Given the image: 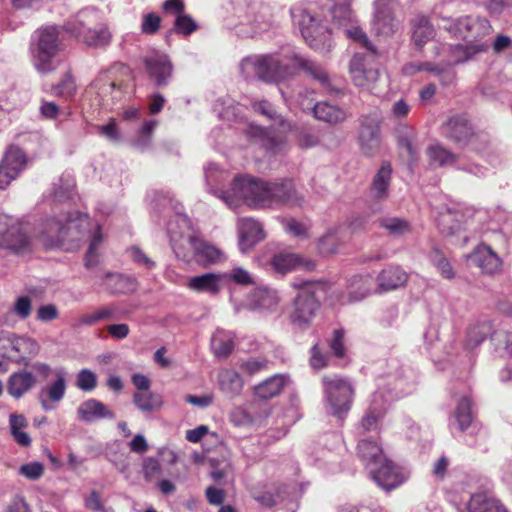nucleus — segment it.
Here are the masks:
<instances>
[{
  "label": "nucleus",
  "instance_id": "f257e3e1",
  "mask_svg": "<svg viewBox=\"0 0 512 512\" xmlns=\"http://www.w3.org/2000/svg\"><path fill=\"white\" fill-rule=\"evenodd\" d=\"M244 67H251L256 76L265 82H278L294 74L297 68L303 69L310 77L318 81L321 87L333 95L341 93L331 81L325 69L316 62L291 52L285 55L266 54L243 61Z\"/></svg>",
  "mask_w": 512,
  "mask_h": 512
},
{
  "label": "nucleus",
  "instance_id": "f03ea898",
  "mask_svg": "<svg viewBox=\"0 0 512 512\" xmlns=\"http://www.w3.org/2000/svg\"><path fill=\"white\" fill-rule=\"evenodd\" d=\"M234 195L242 198L247 205L254 208H269L274 206L300 205V196L291 180L267 182L262 179L236 177L232 184Z\"/></svg>",
  "mask_w": 512,
  "mask_h": 512
},
{
  "label": "nucleus",
  "instance_id": "7ed1b4c3",
  "mask_svg": "<svg viewBox=\"0 0 512 512\" xmlns=\"http://www.w3.org/2000/svg\"><path fill=\"white\" fill-rule=\"evenodd\" d=\"M60 50L59 30L45 26L35 31L30 46L32 64L41 74L56 70L55 57Z\"/></svg>",
  "mask_w": 512,
  "mask_h": 512
},
{
  "label": "nucleus",
  "instance_id": "20e7f679",
  "mask_svg": "<svg viewBox=\"0 0 512 512\" xmlns=\"http://www.w3.org/2000/svg\"><path fill=\"white\" fill-rule=\"evenodd\" d=\"M70 30L85 44L94 47L105 46L110 42V32L98 23V14L94 9L80 11Z\"/></svg>",
  "mask_w": 512,
  "mask_h": 512
},
{
  "label": "nucleus",
  "instance_id": "39448f33",
  "mask_svg": "<svg viewBox=\"0 0 512 512\" xmlns=\"http://www.w3.org/2000/svg\"><path fill=\"white\" fill-rule=\"evenodd\" d=\"M0 248L21 255L32 250L31 238L22 223L5 214H0Z\"/></svg>",
  "mask_w": 512,
  "mask_h": 512
},
{
  "label": "nucleus",
  "instance_id": "423d86ee",
  "mask_svg": "<svg viewBox=\"0 0 512 512\" xmlns=\"http://www.w3.org/2000/svg\"><path fill=\"white\" fill-rule=\"evenodd\" d=\"M322 383L331 413L342 418L349 411L353 399L354 391L350 382L338 375H332L324 376Z\"/></svg>",
  "mask_w": 512,
  "mask_h": 512
},
{
  "label": "nucleus",
  "instance_id": "0eeeda50",
  "mask_svg": "<svg viewBox=\"0 0 512 512\" xmlns=\"http://www.w3.org/2000/svg\"><path fill=\"white\" fill-rule=\"evenodd\" d=\"M298 24L306 43L313 49L328 52L332 47L331 32L329 28L311 14L303 10L299 14Z\"/></svg>",
  "mask_w": 512,
  "mask_h": 512
},
{
  "label": "nucleus",
  "instance_id": "6e6552de",
  "mask_svg": "<svg viewBox=\"0 0 512 512\" xmlns=\"http://www.w3.org/2000/svg\"><path fill=\"white\" fill-rule=\"evenodd\" d=\"M373 54L356 53L349 63V73L353 83L364 90L377 93V83L379 81V69L374 63Z\"/></svg>",
  "mask_w": 512,
  "mask_h": 512
},
{
  "label": "nucleus",
  "instance_id": "1a4fd4ad",
  "mask_svg": "<svg viewBox=\"0 0 512 512\" xmlns=\"http://www.w3.org/2000/svg\"><path fill=\"white\" fill-rule=\"evenodd\" d=\"M184 242L192 250V253L185 251L184 245L178 244L175 236L171 235V245L179 259L187 262L194 259L198 264L201 265L214 263L220 259L221 252L216 247L211 246L194 236H188Z\"/></svg>",
  "mask_w": 512,
  "mask_h": 512
},
{
  "label": "nucleus",
  "instance_id": "9d476101",
  "mask_svg": "<svg viewBox=\"0 0 512 512\" xmlns=\"http://www.w3.org/2000/svg\"><path fill=\"white\" fill-rule=\"evenodd\" d=\"M320 308V302L309 290L300 291L292 303L289 313L291 324L300 330L308 329Z\"/></svg>",
  "mask_w": 512,
  "mask_h": 512
},
{
  "label": "nucleus",
  "instance_id": "9b49d317",
  "mask_svg": "<svg viewBox=\"0 0 512 512\" xmlns=\"http://www.w3.org/2000/svg\"><path fill=\"white\" fill-rule=\"evenodd\" d=\"M444 28L454 36L474 41L491 32V25L486 18L467 16L459 19L444 18Z\"/></svg>",
  "mask_w": 512,
  "mask_h": 512
},
{
  "label": "nucleus",
  "instance_id": "f8f14e48",
  "mask_svg": "<svg viewBox=\"0 0 512 512\" xmlns=\"http://www.w3.org/2000/svg\"><path fill=\"white\" fill-rule=\"evenodd\" d=\"M397 0H376L374 2L373 33L383 39L392 37L400 27V21L394 16Z\"/></svg>",
  "mask_w": 512,
  "mask_h": 512
},
{
  "label": "nucleus",
  "instance_id": "ddd939ff",
  "mask_svg": "<svg viewBox=\"0 0 512 512\" xmlns=\"http://www.w3.org/2000/svg\"><path fill=\"white\" fill-rule=\"evenodd\" d=\"M359 121L358 140L361 152L368 157L374 156L378 153L381 146V117L377 112H371L362 115Z\"/></svg>",
  "mask_w": 512,
  "mask_h": 512
},
{
  "label": "nucleus",
  "instance_id": "4468645a",
  "mask_svg": "<svg viewBox=\"0 0 512 512\" xmlns=\"http://www.w3.org/2000/svg\"><path fill=\"white\" fill-rule=\"evenodd\" d=\"M26 153L17 146H10L0 162V189H5L26 168Z\"/></svg>",
  "mask_w": 512,
  "mask_h": 512
},
{
  "label": "nucleus",
  "instance_id": "2eb2a0df",
  "mask_svg": "<svg viewBox=\"0 0 512 512\" xmlns=\"http://www.w3.org/2000/svg\"><path fill=\"white\" fill-rule=\"evenodd\" d=\"M6 342L9 343L10 348L3 355L17 365L27 366L29 359L36 356L40 350L39 344L29 337L8 334Z\"/></svg>",
  "mask_w": 512,
  "mask_h": 512
},
{
  "label": "nucleus",
  "instance_id": "dca6fc26",
  "mask_svg": "<svg viewBox=\"0 0 512 512\" xmlns=\"http://www.w3.org/2000/svg\"><path fill=\"white\" fill-rule=\"evenodd\" d=\"M148 78L156 87H166L173 75V65L165 54L155 53L143 59Z\"/></svg>",
  "mask_w": 512,
  "mask_h": 512
},
{
  "label": "nucleus",
  "instance_id": "f3484780",
  "mask_svg": "<svg viewBox=\"0 0 512 512\" xmlns=\"http://www.w3.org/2000/svg\"><path fill=\"white\" fill-rule=\"evenodd\" d=\"M369 470L376 484L387 491L397 488L406 479L403 471L387 458Z\"/></svg>",
  "mask_w": 512,
  "mask_h": 512
},
{
  "label": "nucleus",
  "instance_id": "a211bd4d",
  "mask_svg": "<svg viewBox=\"0 0 512 512\" xmlns=\"http://www.w3.org/2000/svg\"><path fill=\"white\" fill-rule=\"evenodd\" d=\"M442 129L443 134L448 139L461 145L471 144L476 148L474 141L476 138H479L480 135L474 133L472 126L464 116L456 115L449 118Z\"/></svg>",
  "mask_w": 512,
  "mask_h": 512
},
{
  "label": "nucleus",
  "instance_id": "6ab92c4d",
  "mask_svg": "<svg viewBox=\"0 0 512 512\" xmlns=\"http://www.w3.org/2000/svg\"><path fill=\"white\" fill-rule=\"evenodd\" d=\"M373 285L371 275H355L349 279L346 291L339 294L338 300L342 305L361 301L371 293Z\"/></svg>",
  "mask_w": 512,
  "mask_h": 512
},
{
  "label": "nucleus",
  "instance_id": "aec40b11",
  "mask_svg": "<svg viewBox=\"0 0 512 512\" xmlns=\"http://www.w3.org/2000/svg\"><path fill=\"white\" fill-rule=\"evenodd\" d=\"M66 392V379L62 371L56 373V379L45 386H43L38 394L37 399L41 405V408L48 412L56 408L65 395Z\"/></svg>",
  "mask_w": 512,
  "mask_h": 512
},
{
  "label": "nucleus",
  "instance_id": "412c9836",
  "mask_svg": "<svg viewBox=\"0 0 512 512\" xmlns=\"http://www.w3.org/2000/svg\"><path fill=\"white\" fill-rule=\"evenodd\" d=\"M37 384V377L27 369H19L8 377L6 391L13 399L19 400Z\"/></svg>",
  "mask_w": 512,
  "mask_h": 512
},
{
  "label": "nucleus",
  "instance_id": "4be33fe9",
  "mask_svg": "<svg viewBox=\"0 0 512 512\" xmlns=\"http://www.w3.org/2000/svg\"><path fill=\"white\" fill-rule=\"evenodd\" d=\"M239 248L246 252L265 238L262 224L253 218L238 221Z\"/></svg>",
  "mask_w": 512,
  "mask_h": 512
},
{
  "label": "nucleus",
  "instance_id": "5701e85b",
  "mask_svg": "<svg viewBox=\"0 0 512 512\" xmlns=\"http://www.w3.org/2000/svg\"><path fill=\"white\" fill-rule=\"evenodd\" d=\"M68 221L55 218L47 219L39 232V237L46 247L61 246L68 235Z\"/></svg>",
  "mask_w": 512,
  "mask_h": 512
},
{
  "label": "nucleus",
  "instance_id": "b1692460",
  "mask_svg": "<svg viewBox=\"0 0 512 512\" xmlns=\"http://www.w3.org/2000/svg\"><path fill=\"white\" fill-rule=\"evenodd\" d=\"M270 264L275 272L282 275L298 269L311 271L316 266L314 261L303 259L295 253L275 254L271 258Z\"/></svg>",
  "mask_w": 512,
  "mask_h": 512
},
{
  "label": "nucleus",
  "instance_id": "393cba45",
  "mask_svg": "<svg viewBox=\"0 0 512 512\" xmlns=\"http://www.w3.org/2000/svg\"><path fill=\"white\" fill-rule=\"evenodd\" d=\"M408 281V274L399 266H389L377 276V289L388 292L403 287Z\"/></svg>",
  "mask_w": 512,
  "mask_h": 512
},
{
  "label": "nucleus",
  "instance_id": "a878e982",
  "mask_svg": "<svg viewBox=\"0 0 512 512\" xmlns=\"http://www.w3.org/2000/svg\"><path fill=\"white\" fill-rule=\"evenodd\" d=\"M78 418L91 423L99 419H114L115 414L105 404L97 399H88L77 408Z\"/></svg>",
  "mask_w": 512,
  "mask_h": 512
},
{
  "label": "nucleus",
  "instance_id": "bb28decb",
  "mask_svg": "<svg viewBox=\"0 0 512 512\" xmlns=\"http://www.w3.org/2000/svg\"><path fill=\"white\" fill-rule=\"evenodd\" d=\"M278 303L277 292L268 287H257L249 295V307L253 310L273 311Z\"/></svg>",
  "mask_w": 512,
  "mask_h": 512
},
{
  "label": "nucleus",
  "instance_id": "cd10ccee",
  "mask_svg": "<svg viewBox=\"0 0 512 512\" xmlns=\"http://www.w3.org/2000/svg\"><path fill=\"white\" fill-rule=\"evenodd\" d=\"M187 287L198 293L216 295L221 289V275L216 273H205L191 277Z\"/></svg>",
  "mask_w": 512,
  "mask_h": 512
},
{
  "label": "nucleus",
  "instance_id": "c85d7f7f",
  "mask_svg": "<svg viewBox=\"0 0 512 512\" xmlns=\"http://www.w3.org/2000/svg\"><path fill=\"white\" fill-rule=\"evenodd\" d=\"M313 113L318 120L331 125L342 123L348 117L344 109L327 101L317 102L313 108Z\"/></svg>",
  "mask_w": 512,
  "mask_h": 512
},
{
  "label": "nucleus",
  "instance_id": "c756f323",
  "mask_svg": "<svg viewBox=\"0 0 512 512\" xmlns=\"http://www.w3.org/2000/svg\"><path fill=\"white\" fill-rule=\"evenodd\" d=\"M101 280L112 293L128 294L137 289L136 280L126 275L106 272L101 275Z\"/></svg>",
  "mask_w": 512,
  "mask_h": 512
},
{
  "label": "nucleus",
  "instance_id": "7c9ffc66",
  "mask_svg": "<svg viewBox=\"0 0 512 512\" xmlns=\"http://www.w3.org/2000/svg\"><path fill=\"white\" fill-rule=\"evenodd\" d=\"M412 40L418 49L435 37V29L424 15H417L411 20Z\"/></svg>",
  "mask_w": 512,
  "mask_h": 512
},
{
  "label": "nucleus",
  "instance_id": "2f4dec72",
  "mask_svg": "<svg viewBox=\"0 0 512 512\" xmlns=\"http://www.w3.org/2000/svg\"><path fill=\"white\" fill-rule=\"evenodd\" d=\"M392 167L384 162L375 174L370 187L371 196L376 200H384L388 197V188L391 181Z\"/></svg>",
  "mask_w": 512,
  "mask_h": 512
},
{
  "label": "nucleus",
  "instance_id": "473e14b6",
  "mask_svg": "<svg viewBox=\"0 0 512 512\" xmlns=\"http://www.w3.org/2000/svg\"><path fill=\"white\" fill-rule=\"evenodd\" d=\"M427 71L438 75L444 84H450L454 79V74L444 67L434 65L428 61L409 62L402 67V73L406 76H413L418 72Z\"/></svg>",
  "mask_w": 512,
  "mask_h": 512
},
{
  "label": "nucleus",
  "instance_id": "72a5a7b5",
  "mask_svg": "<svg viewBox=\"0 0 512 512\" xmlns=\"http://www.w3.org/2000/svg\"><path fill=\"white\" fill-rule=\"evenodd\" d=\"M378 225L380 228L384 229L389 236L394 238L403 237L412 232L410 221L401 217H381L378 219Z\"/></svg>",
  "mask_w": 512,
  "mask_h": 512
},
{
  "label": "nucleus",
  "instance_id": "f704fd0d",
  "mask_svg": "<svg viewBox=\"0 0 512 512\" xmlns=\"http://www.w3.org/2000/svg\"><path fill=\"white\" fill-rule=\"evenodd\" d=\"M250 133L252 137L259 141L261 147L272 154L282 151L285 146L283 139L274 135L268 129L262 127H251Z\"/></svg>",
  "mask_w": 512,
  "mask_h": 512
},
{
  "label": "nucleus",
  "instance_id": "c9c22d12",
  "mask_svg": "<svg viewBox=\"0 0 512 512\" xmlns=\"http://www.w3.org/2000/svg\"><path fill=\"white\" fill-rule=\"evenodd\" d=\"M358 455L365 463L368 469L377 466L384 458L382 448L375 442L370 440H361L358 443Z\"/></svg>",
  "mask_w": 512,
  "mask_h": 512
},
{
  "label": "nucleus",
  "instance_id": "e433bc0d",
  "mask_svg": "<svg viewBox=\"0 0 512 512\" xmlns=\"http://www.w3.org/2000/svg\"><path fill=\"white\" fill-rule=\"evenodd\" d=\"M473 258L484 273L495 274L501 269V260L490 247L479 248Z\"/></svg>",
  "mask_w": 512,
  "mask_h": 512
},
{
  "label": "nucleus",
  "instance_id": "4c0bfd02",
  "mask_svg": "<svg viewBox=\"0 0 512 512\" xmlns=\"http://www.w3.org/2000/svg\"><path fill=\"white\" fill-rule=\"evenodd\" d=\"M462 217L461 213L451 209L441 212L437 217L440 232L445 236L455 235L461 229Z\"/></svg>",
  "mask_w": 512,
  "mask_h": 512
},
{
  "label": "nucleus",
  "instance_id": "58836bf2",
  "mask_svg": "<svg viewBox=\"0 0 512 512\" xmlns=\"http://www.w3.org/2000/svg\"><path fill=\"white\" fill-rule=\"evenodd\" d=\"M220 390L229 397L239 395L243 388L241 376L234 370H222L218 376Z\"/></svg>",
  "mask_w": 512,
  "mask_h": 512
},
{
  "label": "nucleus",
  "instance_id": "ea45409f",
  "mask_svg": "<svg viewBox=\"0 0 512 512\" xmlns=\"http://www.w3.org/2000/svg\"><path fill=\"white\" fill-rule=\"evenodd\" d=\"M27 426L28 422L24 415L18 413L10 414L9 427L11 435L14 441L22 447H29L31 445V437L25 432Z\"/></svg>",
  "mask_w": 512,
  "mask_h": 512
},
{
  "label": "nucleus",
  "instance_id": "a19ab883",
  "mask_svg": "<svg viewBox=\"0 0 512 512\" xmlns=\"http://www.w3.org/2000/svg\"><path fill=\"white\" fill-rule=\"evenodd\" d=\"M288 378L285 375H274L255 387V395L262 399H269L280 394Z\"/></svg>",
  "mask_w": 512,
  "mask_h": 512
},
{
  "label": "nucleus",
  "instance_id": "79ce46f5",
  "mask_svg": "<svg viewBox=\"0 0 512 512\" xmlns=\"http://www.w3.org/2000/svg\"><path fill=\"white\" fill-rule=\"evenodd\" d=\"M134 405L143 413H152L163 405L162 396L153 392H135L133 395Z\"/></svg>",
  "mask_w": 512,
  "mask_h": 512
},
{
  "label": "nucleus",
  "instance_id": "37998d69",
  "mask_svg": "<svg viewBox=\"0 0 512 512\" xmlns=\"http://www.w3.org/2000/svg\"><path fill=\"white\" fill-rule=\"evenodd\" d=\"M91 87L96 90L103 101H106L107 105H109V99H106L107 97H111L113 92L120 94V86L115 81L111 80L107 73H100L91 83Z\"/></svg>",
  "mask_w": 512,
  "mask_h": 512
},
{
  "label": "nucleus",
  "instance_id": "c03bdc74",
  "mask_svg": "<svg viewBox=\"0 0 512 512\" xmlns=\"http://www.w3.org/2000/svg\"><path fill=\"white\" fill-rule=\"evenodd\" d=\"M430 163L437 166H448L454 164L458 156L441 145H432L427 149Z\"/></svg>",
  "mask_w": 512,
  "mask_h": 512
},
{
  "label": "nucleus",
  "instance_id": "a18cd8bd",
  "mask_svg": "<svg viewBox=\"0 0 512 512\" xmlns=\"http://www.w3.org/2000/svg\"><path fill=\"white\" fill-rule=\"evenodd\" d=\"M443 51L451 53L450 58L446 61V66H452L468 60L473 53L476 52L474 46L463 44H455L449 46H442Z\"/></svg>",
  "mask_w": 512,
  "mask_h": 512
},
{
  "label": "nucleus",
  "instance_id": "49530a36",
  "mask_svg": "<svg viewBox=\"0 0 512 512\" xmlns=\"http://www.w3.org/2000/svg\"><path fill=\"white\" fill-rule=\"evenodd\" d=\"M492 332V326L489 322L477 323L470 327L467 334V344L474 348L482 343Z\"/></svg>",
  "mask_w": 512,
  "mask_h": 512
},
{
  "label": "nucleus",
  "instance_id": "de8ad7c7",
  "mask_svg": "<svg viewBox=\"0 0 512 512\" xmlns=\"http://www.w3.org/2000/svg\"><path fill=\"white\" fill-rule=\"evenodd\" d=\"M455 419L460 431H465L472 423L471 400L463 397L457 404Z\"/></svg>",
  "mask_w": 512,
  "mask_h": 512
},
{
  "label": "nucleus",
  "instance_id": "09e8293b",
  "mask_svg": "<svg viewBox=\"0 0 512 512\" xmlns=\"http://www.w3.org/2000/svg\"><path fill=\"white\" fill-rule=\"evenodd\" d=\"M116 310L112 306H105L96 311L83 315L79 322L82 325L92 326L98 322L108 321L115 317Z\"/></svg>",
  "mask_w": 512,
  "mask_h": 512
},
{
  "label": "nucleus",
  "instance_id": "8fccbe9b",
  "mask_svg": "<svg viewBox=\"0 0 512 512\" xmlns=\"http://www.w3.org/2000/svg\"><path fill=\"white\" fill-rule=\"evenodd\" d=\"M333 20L340 26H345L352 21V11L349 0H338L331 9Z\"/></svg>",
  "mask_w": 512,
  "mask_h": 512
},
{
  "label": "nucleus",
  "instance_id": "3c124183",
  "mask_svg": "<svg viewBox=\"0 0 512 512\" xmlns=\"http://www.w3.org/2000/svg\"><path fill=\"white\" fill-rule=\"evenodd\" d=\"M340 245V238L336 229L328 230L318 240V250L322 254H333Z\"/></svg>",
  "mask_w": 512,
  "mask_h": 512
},
{
  "label": "nucleus",
  "instance_id": "603ef678",
  "mask_svg": "<svg viewBox=\"0 0 512 512\" xmlns=\"http://www.w3.org/2000/svg\"><path fill=\"white\" fill-rule=\"evenodd\" d=\"M51 92L54 96L65 98L72 97L76 92V84L70 72H66L57 85L52 86Z\"/></svg>",
  "mask_w": 512,
  "mask_h": 512
},
{
  "label": "nucleus",
  "instance_id": "864d4df0",
  "mask_svg": "<svg viewBox=\"0 0 512 512\" xmlns=\"http://www.w3.org/2000/svg\"><path fill=\"white\" fill-rule=\"evenodd\" d=\"M344 33L348 38L360 43L369 52H371V54H373L375 57H378V52H377L376 48L369 40L366 33L360 27L350 26V27L344 29Z\"/></svg>",
  "mask_w": 512,
  "mask_h": 512
},
{
  "label": "nucleus",
  "instance_id": "5fc2aeb1",
  "mask_svg": "<svg viewBox=\"0 0 512 512\" xmlns=\"http://www.w3.org/2000/svg\"><path fill=\"white\" fill-rule=\"evenodd\" d=\"M103 241V237L101 234L100 227H97V230L95 231L92 240L90 242V245L88 247V250L85 255V266L87 268H93L98 264V247L101 245Z\"/></svg>",
  "mask_w": 512,
  "mask_h": 512
},
{
  "label": "nucleus",
  "instance_id": "6e6d98bb",
  "mask_svg": "<svg viewBox=\"0 0 512 512\" xmlns=\"http://www.w3.org/2000/svg\"><path fill=\"white\" fill-rule=\"evenodd\" d=\"M157 126L156 120H148L141 127L133 145L139 149L147 147L151 141L152 133Z\"/></svg>",
  "mask_w": 512,
  "mask_h": 512
},
{
  "label": "nucleus",
  "instance_id": "4d7b16f0",
  "mask_svg": "<svg viewBox=\"0 0 512 512\" xmlns=\"http://www.w3.org/2000/svg\"><path fill=\"white\" fill-rule=\"evenodd\" d=\"M76 386L82 391H92L97 386V376L90 369H82L77 374Z\"/></svg>",
  "mask_w": 512,
  "mask_h": 512
},
{
  "label": "nucleus",
  "instance_id": "13d9d810",
  "mask_svg": "<svg viewBox=\"0 0 512 512\" xmlns=\"http://www.w3.org/2000/svg\"><path fill=\"white\" fill-rule=\"evenodd\" d=\"M18 474L31 481L40 479L44 474V465L40 462L23 464L18 469Z\"/></svg>",
  "mask_w": 512,
  "mask_h": 512
},
{
  "label": "nucleus",
  "instance_id": "bf43d9fd",
  "mask_svg": "<svg viewBox=\"0 0 512 512\" xmlns=\"http://www.w3.org/2000/svg\"><path fill=\"white\" fill-rule=\"evenodd\" d=\"M12 313L18 316L20 319H27L32 312V300L29 296L24 295L16 298L13 307L11 309Z\"/></svg>",
  "mask_w": 512,
  "mask_h": 512
},
{
  "label": "nucleus",
  "instance_id": "052dcab7",
  "mask_svg": "<svg viewBox=\"0 0 512 512\" xmlns=\"http://www.w3.org/2000/svg\"><path fill=\"white\" fill-rule=\"evenodd\" d=\"M196 22L186 14H180L176 17L174 22V30L178 34H183L185 36L190 35L197 29Z\"/></svg>",
  "mask_w": 512,
  "mask_h": 512
},
{
  "label": "nucleus",
  "instance_id": "680f3d73",
  "mask_svg": "<svg viewBox=\"0 0 512 512\" xmlns=\"http://www.w3.org/2000/svg\"><path fill=\"white\" fill-rule=\"evenodd\" d=\"M142 470L145 480L148 482H152L154 479L159 478L162 473L160 462L153 457H147L144 459Z\"/></svg>",
  "mask_w": 512,
  "mask_h": 512
},
{
  "label": "nucleus",
  "instance_id": "e2e57ef3",
  "mask_svg": "<svg viewBox=\"0 0 512 512\" xmlns=\"http://www.w3.org/2000/svg\"><path fill=\"white\" fill-rule=\"evenodd\" d=\"M491 339L497 347L502 346L506 353L512 356V333L506 329L493 332Z\"/></svg>",
  "mask_w": 512,
  "mask_h": 512
},
{
  "label": "nucleus",
  "instance_id": "0e129e2a",
  "mask_svg": "<svg viewBox=\"0 0 512 512\" xmlns=\"http://www.w3.org/2000/svg\"><path fill=\"white\" fill-rule=\"evenodd\" d=\"M431 259L444 278L453 279L455 277L451 264L440 252L435 251L431 256Z\"/></svg>",
  "mask_w": 512,
  "mask_h": 512
},
{
  "label": "nucleus",
  "instance_id": "69168bd1",
  "mask_svg": "<svg viewBox=\"0 0 512 512\" xmlns=\"http://www.w3.org/2000/svg\"><path fill=\"white\" fill-rule=\"evenodd\" d=\"M160 24L161 18L156 13H147L142 18L141 32L146 35H153L159 30Z\"/></svg>",
  "mask_w": 512,
  "mask_h": 512
},
{
  "label": "nucleus",
  "instance_id": "338daca9",
  "mask_svg": "<svg viewBox=\"0 0 512 512\" xmlns=\"http://www.w3.org/2000/svg\"><path fill=\"white\" fill-rule=\"evenodd\" d=\"M254 499L260 504L266 507H272L279 502L283 501L284 496L282 495L281 489H277L275 492L264 491L260 494H255Z\"/></svg>",
  "mask_w": 512,
  "mask_h": 512
},
{
  "label": "nucleus",
  "instance_id": "774afa93",
  "mask_svg": "<svg viewBox=\"0 0 512 512\" xmlns=\"http://www.w3.org/2000/svg\"><path fill=\"white\" fill-rule=\"evenodd\" d=\"M344 335L343 329H335L333 337L329 342V347L337 358H343L345 355Z\"/></svg>",
  "mask_w": 512,
  "mask_h": 512
}]
</instances>
